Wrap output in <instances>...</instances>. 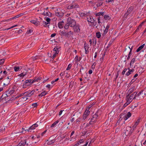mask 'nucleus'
<instances>
[{
  "label": "nucleus",
  "instance_id": "obj_23",
  "mask_svg": "<svg viewBox=\"0 0 146 146\" xmlns=\"http://www.w3.org/2000/svg\"><path fill=\"white\" fill-rule=\"evenodd\" d=\"M103 4V2L102 1H99L97 3V4L96 5V6L98 7L102 5Z\"/></svg>",
  "mask_w": 146,
  "mask_h": 146
},
{
  "label": "nucleus",
  "instance_id": "obj_9",
  "mask_svg": "<svg viewBox=\"0 0 146 146\" xmlns=\"http://www.w3.org/2000/svg\"><path fill=\"white\" fill-rule=\"evenodd\" d=\"M4 83H3V85L4 86L7 85L10 82V80L9 79L8 77L7 78L4 79L3 80Z\"/></svg>",
  "mask_w": 146,
  "mask_h": 146
},
{
  "label": "nucleus",
  "instance_id": "obj_11",
  "mask_svg": "<svg viewBox=\"0 0 146 146\" xmlns=\"http://www.w3.org/2000/svg\"><path fill=\"white\" fill-rule=\"evenodd\" d=\"M74 31L75 32L78 33L80 31L79 26L78 25H75L74 27Z\"/></svg>",
  "mask_w": 146,
  "mask_h": 146
},
{
  "label": "nucleus",
  "instance_id": "obj_41",
  "mask_svg": "<svg viewBox=\"0 0 146 146\" xmlns=\"http://www.w3.org/2000/svg\"><path fill=\"white\" fill-rule=\"evenodd\" d=\"M135 61V58H133L131 61L130 64L131 66L132 64H133Z\"/></svg>",
  "mask_w": 146,
  "mask_h": 146
},
{
  "label": "nucleus",
  "instance_id": "obj_22",
  "mask_svg": "<svg viewBox=\"0 0 146 146\" xmlns=\"http://www.w3.org/2000/svg\"><path fill=\"white\" fill-rule=\"evenodd\" d=\"M54 51V53L58 54L59 51L58 48L56 47H55L53 49Z\"/></svg>",
  "mask_w": 146,
  "mask_h": 146
},
{
  "label": "nucleus",
  "instance_id": "obj_30",
  "mask_svg": "<svg viewBox=\"0 0 146 146\" xmlns=\"http://www.w3.org/2000/svg\"><path fill=\"white\" fill-rule=\"evenodd\" d=\"M41 78H42L41 77H38V78L36 77L33 80L32 82H35L37 81L38 80L41 79Z\"/></svg>",
  "mask_w": 146,
  "mask_h": 146
},
{
  "label": "nucleus",
  "instance_id": "obj_53",
  "mask_svg": "<svg viewBox=\"0 0 146 146\" xmlns=\"http://www.w3.org/2000/svg\"><path fill=\"white\" fill-rule=\"evenodd\" d=\"M127 69L126 68H125L123 70L122 72V74L123 75L125 74V72L127 71Z\"/></svg>",
  "mask_w": 146,
  "mask_h": 146
},
{
  "label": "nucleus",
  "instance_id": "obj_15",
  "mask_svg": "<svg viewBox=\"0 0 146 146\" xmlns=\"http://www.w3.org/2000/svg\"><path fill=\"white\" fill-rule=\"evenodd\" d=\"M129 70L125 74V75L127 76H129V75H130L134 71V69H129V68L128 69Z\"/></svg>",
  "mask_w": 146,
  "mask_h": 146
},
{
  "label": "nucleus",
  "instance_id": "obj_45",
  "mask_svg": "<svg viewBox=\"0 0 146 146\" xmlns=\"http://www.w3.org/2000/svg\"><path fill=\"white\" fill-rule=\"evenodd\" d=\"M86 115L84 113L83 116V119H82L83 120V121H84L86 118L88 116Z\"/></svg>",
  "mask_w": 146,
  "mask_h": 146
},
{
  "label": "nucleus",
  "instance_id": "obj_52",
  "mask_svg": "<svg viewBox=\"0 0 146 146\" xmlns=\"http://www.w3.org/2000/svg\"><path fill=\"white\" fill-rule=\"evenodd\" d=\"M46 21L48 22L50 24V19L49 18H47L46 19Z\"/></svg>",
  "mask_w": 146,
  "mask_h": 146
},
{
  "label": "nucleus",
  "instance_id": "obj_34",
  "mask_svg": "<svg viewBox=\"0 0 146 146\" xmlns=\"http://www.w3.org/2000/svg\"><path fill=\"white\" fill-rule=\"evenodd\" d=\"M89 47V46L88 45V44H86V43L84 44V48L85 50H88Z\"/></svg>",
  "mask_w": 146,
  "mask_h": 146
},
{
  "label": "nucleus",
  "instance_id": "obj_64",
  "mask_svg": "<svg viewBox=\"0 0 146 146\" xmlns=\"http://www.w3.org/2000/svg\"><path fill=\"white\" fill-rule=\"evenodd\" d=\"M89 73L90 74H92V71L91 70H90L89 71Z\"/></svg>",
  "mask_w": 146,
  "mask_h": 146
},
{
  "label": "nucleus",
  "instance_id": "obj_46",
  "mask_svg": "<svg viewBox=\"0 0 146 146\" xmlns=\"http://www.w3.org/2000/svg\"><path fill=\"white\" fill-rule=\"evenodd\" d=\"M21 143L23 146H24L26 144V140L23 141H21Z\"/></svg>",
  "mask_w": 146,
  "mask_h": 146
},
{
  "label": "nucleus",
  "instance_id": "obj_27",
  "mask_svg": "<svg viewBox=\"0 0 146 146\" xmlns=\"http://www.w3.org/2000/svg\"><path fill=\"white\" fill-rule=\"evenodd\" d=\"M32 81L33 80L31 79L27 80L25 81V83H27V84L29 83V84H30V85L31 83H33L32 82Z\"/></svg>",
  "mask_w": 146,
  "mask_h": 146
},
{
  "label": "nucleus",
  "instance_id": "obj_31",
  "mask_svg": "<svg viewBox=\"0 0 146 146\" xmlns=\"http://www.w3.org/2000/svg\"><path fill=\"white\" fill-rule=\"evenodd\" d=\"M98 111L97 112L95 113V114H94L93 115V116L92 117H93V118H94V119H96V120H97V118L98 117V116H99V115L98 114Z\"/></svg>",
  "mask_w": 146,
  "mask_h": 146
},
{
  "label": "nucleus",
  "instance_id": "obj_5",
  "mask_svg": "<svg viewBox=\"0 0 146 146\" xmlns=\"http://www.w3.org/2000/svg\"><path fill=\"white\" fill-rule=\"evenodd\" d=\"M35 92V90H33L32 91L29 90L23 93V95L24 96L27 97H30ZM23 94H22V95Z\"/></svg>",
  "mask_w": 146,
  "mask_h": 146
},
{
  "label": "nucleus",
  "instance_id": "obj_42",
  "mask_svg": "<svg viewBox=\"0 0 146 146\" xmlns=\"http://www.w3.org/2000/svg\"><path fill=\"white\" fill-rule=\"evenodd\" d=\"M49 24V23H48V22H46L45 21H43V22L42 24L44 26L46 27V26H49V25H48Z\"/></svg>",
  "mask_w": 146,
  "mask_h": 146
},
{
  "label": "nucleus",
  "instance_id": "obj_3",
  "mask_svg": "<svg viewBox=\"0 0 146 146\" xmlns=\"http://www.w3.org/2000/svg\"><path fill=\"white\" fill-rule=\"evenodd\" d=\"M68 25L70 27H74L76 24V22L71 17H68L67 19V22Z\"/></svg>",
  "mask_w": 146,
  "mask_h": 146
},
{
  "label": "nucleus",
  "instance_id": "obj_28",
  "mask_svg": "<svg viewBox=\"0 0 146 146\" xmlns=\"http://www.w3.org/2000/svg\"><path fill=\"white\" fill-rule=\"evenodd\" d=\"M81 59V58L80 57H79L78 58V56L77 55L76 56L75 59V62L76 63L78 61H79Z\"/></svg>",
  "mask_w": 146,
  "mask_h": 146
},
{
  "label": "nucleus",
  "instance_id": "obj_50",
  "mask_svg": "<svg viewBox=\"0 0 146 146\" xmlns=\"http://www.w3.org/2000/svg\"><path fill=\"white\" fill-rule=\"evenodd\" d=\"M32 106L33 107H36L37 106V103H35L32 104Z\"/></svg>",
  "mask_w": 146,
  "mask_h": 146
},
{
  "label": "nucleus",
  "instance_id": "obj_6",
  "mask_svg": "<svg viewBox=\"0 0 146 146\" xmlns=\"http://www.w3.org/2000/svg\"><path fill=\"white\" fill-rule=\"evenodd\" d=\"M79 7V6L77 4H71L67 7V8L68 9H71L76 8Z\"/></svg>",
  "mask_w": 146,
  "mask_h": 146
},
{
  "label": "nucleus",
  "instance_id": "obj_35",
  "mask_svg": "<svg viewBox=\"0 0 146 146\" xmlns=\"http://www.w3.org/2000/svg\"><path fill=\"white\" fill-rule=\"evenodd\" d=\"M14 92V90L13 89H12L10 90H9L7 92V94H10V95L13 94Z\"/></svg>",
  "mask_w": 146,
  "mask_h": 146
},
{
  "label": "nucleus",
  "instance_id": "obj_48",
  "mask_svg": "<svg viewBox=\"0 0 146 146\" xmlns=\"http://www.w3.org/2000/svg\"><path fill=\"white\" fill-rule=\"evenodd\" d=\"M72 66V64H69L68 65V67L67 68L66 70H70L71 69V68Z\"/></svg>",
  "mask_w": 146,
  "mask_h": 146
},
{
  "label": "nucleus",
  "instance_id": "obj_1",
  "mask_svg": "<svg viewBox=\"0 0 146 146\" xmlns=\"http://www.w3.org/2000/svg\"><path fill=\"white\" fill-rule=\"evenodd\" d=\"M74 34V33L71 31H70L68 32L64 30L60 32V35L61 36H64L68 38H69L71 35Z\"/></svg>",
  "mask_w": 146,
  "mask_h": 146
},
{
  "label": "nucleus",
  "instance_id": "obj_62",
  "mask_svg": "<svg viewBox=\"0 0 146 146\" xmlns=\"http://www.w3.org/2000/svg\"><path fill=\"white\" fill-rule=\"evenodd\" d=\"M3 95L1 97H0V102H1V101L3 99V98L4 97H3Z\"/></svg>",
  "mask_w": 146,
  "mask_h": 146
},
{
  "label": "nucleus",
  "instance_id": "obj_18",
  "mask_svg": "<svg viewBox=\"0 0 146 146\" xmlns=\"http://www.w3.org/2000/svg\"><path fill=\"white\" fill-rule=\"evenodd\" d=\"M87 21L88 22H90L92 23H93V21H94V20L93 19V17H90V18H87Z\"/></svg>",
  "mask_w": 146,
  "mask_h": 146
},
{
  "label": "nucleus",
  "instance_id": "obj_56",
  "mask_svg": "<svg viewBox=\"0 0 146 146\" xmlns=\"http://www.w3.org/2000/svg\"><path fill=\"white\" fill-rule=\"evenodd\" d=\"M114 0H106V1L107 3H112V2H113Z\"/></svg>",
  "mask_w": 146,
  "mask_h": 146
},
{
  "label": "nucleus",
  "instance_id": "obj_21",
  "mask_svg": "<svg viewBox=\"0 0 146 146\" xmlns=\"http://www.w3.org/2000/svg\"><path fill=\"white\" fill-rule=\"evenodd\" d=\"M135 88V87H134L130 88L128 90V93H129L128 94H130L133 92Z\"/></svg>",
  "mask_w": 146,
  "mask_h": 146
},
{
  "label": "nucleus",
  "instance_id": "obj_49",
  "mask_svg": "<svg viewBox=\"0 0 146 146\" xmlns=\"http://www.w3.org/2000/svg\"><path fill=\"white\" fill-rule=\"evenodd\" d=\"M104 18L106 20H108L109 19L110 17L107 15H105L104 16Z\"/></svg>",
  "mask_w": 146,
  "mask_h": 146
},
{
  "label": "nucleus",
  "instance_id": "obj_44",
  "mask_svg": "<svg viewBox=\"0 0 146 146\" xmlns=\"http://www.w3.org/2000/svg\"><path fill=\"white\" fill-rule=\"evenodd\" d=\"M68 25L69 24L67 23L65 24L64 27V28L65 29H67L70 26Z\"/></svg>",
  "mask_w": 146,
  "mask_h": 146
},
{
  "label": "nucleus",
  "instance_id": "obj_13",
  "mask_svg": "<svg viewBox=\"0 0 146 146\" xmlns=\"http://www.w3.org/2000/svg\"><path fill=\"white\" fill-rule=\"evenodd\" d=\"M133 10V7H130L128 9L127 12H126L125 14V15H127L129 13H130L131 11H132Z\"/></svg>",
  "mask_w": 146,
  "mask_h": 146
},
{
  "label": "nucleus",
  "instance_id": "obj_61",
  "mask_svg": "<svg viewBox=\"0 0 146 146\" xmlns=\"http://www.w3.org/2000/svg\"><path fill=\"white\" fill-rule=\"evenodd\" d=\"M56 33H54L52 34L51 35V37H54L55 36H56Z\"/></svg>",
  "mask_w": 146,
  "mask_h": 146
},
{
  "label": "nucleus",
  "instance_id": "obj_25",
  "mask_svg": "<svg viewBox=\"0 0 146 146\" xmlns=\"http://www.w3.org/2000/svg\"><path fill=\"white\" fill-rule=\"evenodd\" d=\"M55 141V140L54 139L50 140L48 141V142L47 143V144L48 145H51Z\"/></svg>",
  "mask_w": 146,
  "mask_h": 146
},
{
  "label": "nucleus",
  "instance_id": "obj_7",
  "mask_svg": "<svg viewBox=\"0 0 146 146\" xmlns=\"http://www.w3.org/2000/svg\"><path fill=\"white\" fill-rule=\"evenodd\" d=\"M28 99V98H27V97L24 96V97H22L21 98H20L19 99V101L17 102H16V104L17 105H18L19 104V103H18V102H25L26 101V100H27Z\"/></svg>",
  "mask_w": 146,
  "mask_h": 146
},
{
  "label": "nucleus",
  "instance_id": "obj_43",
  "mask_svg": "<svg viewBox=\"0 0 146 146\" xmlns=\"http://www.w3.org/2000/svg\"><path fill=\"white\" fill-rule=\"evenodd\" d=\"M30 84H28L27 83H25V82L24 83L23 85V88H25L27 86H29Z\"/></svg>",
  "mask_w": 146,
  "mask_h": 146
},
{
  "label": "nucleus",
  "instance_id": "obj_19",
  "mask_svg": "<svg viewBox=\"0 0 146 146\" xmlns=\"http://www.w3.org/2000/svg\"><path fill=\"white\" fill-rule=\"evenodd\" d=\"M145 45V44H143L139 47L136 50V52H138L142 48H143Z\"/></svg>",
  "mask_w": 146,
  "mask_h": 146
},
{
  "label": "nucleus",
  "instance_id": "obj_39",
  "mask_svg": "<svg viewBox=\"0 0 146 146\" xmlns=\"http://www.w3.org/2000/svg\"><path fill=\"white\" fill-rule=\"evenodd\" d=\"M143 92V90H141L139 93L137 94L136 95V96L137 97H138L139 96H140L141 94H142Z\"/></svg>",
  "mask_w": 146,
  "mask_h": 146
},
{
  "label": "nucleus",
  "instance_id": "obj_20",
  "mask_svg": "<svg viewBox=\"0 0 146 146\" xmlns=\"http://www.w3.org/2000/svg\"><path fill=\"white\" fill-rule=\"evenodd\" d=\"M31 22L36 26H38V25L39 24V22L38 23L35 20H32L31 21Z\"/></svg>",
  "mask_w": 146,
  "mask_h": 146
},
{
  "label": "nucleus",
  "instance_id": "obj_55",
  "mask_svg": "<svg viewBox=\"0 0 146 146\" xmlns=\"http://www.w3.org/2000/svg\"><path fill=\"white\" fill-rule=\"evenodd\" d=\"M100 20L101 17H99L98 18V23L99 24H100L101 23Z\"/></svg>",
  "mask_w": 146,
  "mask_h": 146
},
{
  "label": "nucleus",
  "instance_id": "obj_32",
  "mask_svg": "<svg viewBox=\"0 0 146 146\" xmlns=\"http://www.w3.org/2000/svg\"><path fill=\"white\" fill-rule=\"evenodd\" d=\"M47 92L44 91L41 93L40 94L38 95V96L42 97L43 96L47 94Z\"/></svg>",
  "mask_w": 146,
  "mask_h": 146
},
{
  "label": "nucleus",
  "instance_id": "obj_10",
  "mask_svg": "<svg viewBox=\"0 0 146 146\" xmlns=\"http://www.w3.org/2000/svg\"><path fill=\"white\" fill-rule=\"evenodd\" d=\"M131 114L130 112H128L127 114H126L124 117V120H127L131 116Z\"/></svg>",
  "mask_w": 146,
  "mask_h": 146
},
{
  "label": "nucleus",
  "instance_id": "obj_16",
  "mask_svg": "<svg viewBox=\"0 0 146 146\" xmlns=\"http://www.w3.org/2000/svg\"><path fill=\"white\" fill-rule=\"evenodd\" d=\"M129 48L130 49V51L129 52L128 54V56L127 58V59L128 60L129 59L130 57L131 56V52L132 51L133 46H132L131 48H130L129 47Z\"/></svg>",
  "mask_w": 146,
  "mask_h": 146
},
{
  "label": "nucleus",
  "instance_id": "obj_4",
  "mask_svg": "<svg viewBox=\"0 0 146 146\" xmlns=\"http://www.w3.org/2000/svg\"><path fill=\"white\" fill-rule=\"evenodd\" d=\"M137 93V92H134L130 95V94H128L127 95L126 98L130 100H131V101H132L133 99H135V98L137 97L136 96V95Z\"/></svg>",
  "mask_w": 146,
  "mask_h": 146
},
{
  "label": "nucleus",
  "instance_id": "obj_57",
  "mask_svg": "<svg viewBox=\"0 0 146 146\" xmlns=\"http://www.w3.org/2000/svg\"><path fill=\"white\" fill-rule=\"evenodd\" d=\"M4 62V60L3 59H2L0 60V64L3 63Z\"/></svg>",
  "mask_w": 146,
  "mask_h": 146
},
{
  "label": "nucleus",
  "instance_id": "obj_12",
  "mask_svg": "<svg viewBox=\"0 0 146 146\" xmlns=\"http://www.w3.org/2000/svg\"><path fill=\"white\" fill-rule=\"evenodd\" d=\"M64 26V22L63 21L59 22L58 24V26L60 29L63 28Z\"/></svg>",
  "mask_w": 146,
  "mask_h": 146
},
{
  "label": "nucleus",
  "instance_id": "obj_8",
  "mask_svg": "<svg viewBox=\"0 0 146 146\" xmlns=\"http://www.w3.org/2000/svg\"><path fill=\"white\" fill-rule=\"evenodd\" d=\"M58 11V9H57L56 10V11H55V15H56L59 17L62 16L63 14V12L61 11Z\"/></svg>",
  "mask_w": 146,
  "mask_h": 146
},
{
  "label": "nucleus",
  "instance_id": "obj_14",
  "mask_svg": "<svg viewBox=\"0 0 146 146\" xmlns=\"http://www.w3.org/2000/svg\"><path fill=\"white\" fill-rule=\"evenodd\" d=\"M97 120L96 119H94V118L92 117L90 121L89 124H93L95 123Z\"/></svg>",
  "mask_w": 146,
  "mask_h": 146
},
{
  "label": "nucleus",
  "instance_id": "obj_47",
  "mask_svg": "<svg viewBox=\"0 0 146 146\" xmlns=\"http://www.w3.org/2000/svg\"><path fill=\"white\" fill-rule=\"evenodd\" d=\"M20 68L19 67L15 66L14 67V69L15 72H17L19 69Z\"/></svg>",
  "mask_w": 146,
  "mask_h": 146
},
{
  "label": "nucleus",
  "instance_id": "obj_38",
  "mask_svg": "<svg viewBox=\"0 0 146 146\" xmlns=\"http://www.w3.org/2000/svg\"><path fill=\"white\" fill-rule=\"evenodd\" d=\"M96 36L97 37L99 38L101 36V35L100 32H98L96 33Z\"/></svg>",
  "mask_w": 146,
  "mask_h": 146
},
{
  "label": "nucleus",
  "instance_id": "obj_26",
  "mask_svg": "<svg viewBox=\"0 0 146 146\" xmlns=\"http://www.w3.org/2000/svg\"><path fill=\"white\" fill-rule=\"evenodd\" d=\"M109 28H110V26L108 25H107V26L106 27V28L105 29L104 31V35H105L107 33V32L108 31V29Z\"/></svg>",
  "mask_w": 146,
  "mask_h": 146
},
{
  "label": "nucleus",
  "instance_id": "obj_24",
  "mask_svg": "<svg viewBox=\"0 0 146 146\" xmlns=\"http://www.w3.org/2000/svg\"><path fill=\"white\" fill-rule=\"evenodd\" d=\"M104 14V12H100L97 13H96L95 15L96 16H100V15L103 16Z\"/></svg>",
  "mask_w": 146,
  "mask_h": 146
},
{
  "label": "nucleus",
  "instance_id": "obj_29",
  "mask_svg": "<svg viewBox=\"0 0 146 146\" xmlns=\"http://www.w3.org/2000/svg\"><path fill=\"white\" fill-rule=\"evenodd\" d=\"M41 56H36L35 57H32V58L33 60H37L38 59L40 58Z\"/></svg>",
  "mask_w": 146,
  "mask_h": 146
},
{
  "label": "nucleus",
  "instance_id": "obj_40",
  "mask_svg": "<svg viewBox=\"0 0 146 146\" xmlns=\"http://www.w3.org/2000/svg\"><path fill=\"white\" fill-rule=\"evenodd\" d=\"M126 103L127 105H128L132 101H131V100H130L126 98Z\"/></svg>",
  "mask_w": 146,
  "mask_h": 146
},
{
  "label": "nucleus",
  "instance_id": "obj_33",
  "mask_svg": "<svg viewBox=\"0 0 146 146\" xmlns=\"http://www.w3.org/2000/svg\"><path fill=\"white\" fill-rule=\"evenodd\" d=\"M89 108H88V109H87L84 113L87 116H88L90 113V111H89Z\"/></svg>",
  "mask_w": 146,
  "mask_h": 146
},
{
  "label": "nucleus",
  "instance_id": "obj_2",
  "mask_svg": "<svg viewBox=\"0 0 146 146\" xmlns=\"http://www.w3.org/2000/svg\"><path fill=\"white\" fill-rule=\"evenodd\" d=\"M30 70L29 68H27L26 67H24V69L23 70L21 71V73L19 74L18 76L21 77L22 78L25 76L28 73H29V70Z\"/></svg>",
  "mask_w": 146,
  "mask_h": 146
},
{
  "label": "nucleus",
  "instance_id": "obj_36",
  "mask_svg": "<svg viewBox=\"0 0 146 146\" xmlns=\"http://www.w3.org/2000/svg\"><path fill=\"white\" fill-rule=\"evenodd\" d=\"M59 122V121L58 120H57L56 121H55L54 123L51 126V127H54L57 123Z\"/></svg>",
  "mask_w": 146,
  "mask_h": 146
},
{
  "label": "nucleus",
  "instance_id": "obj_59",
  "mask_svg": "<svg viewBox=\"0 0 146 146\" xmlns=\"http://www.w3.org/2000/svg\"><path fill=\"white\" fill-rule=\"evenodd\" d=\"M5 129V128H2L0 129V132L3 133V131H4Z\"/></svg>",
  "mask_w": 146,
  "mask_h": 146
},
{
  "label": "nucleus",
  "instance_id": "obj_37",
  "mask_svg": "<svg viewBox=\"0 0 146 146\" xmlns=\"http://www.w3.org/2000/svg\"><path fill=\"white\" fill-rule=\"evenodd\" d=\"M96 44V38H94L93 39V44L94 46Z\"/></svg>",
  "mask_w": 146,
  "mask_h": 146
},
{
  "label": "nucleus",
  "instance_id": "obj_60",
  "mask_svg": "<svg viewBox=\"0 0 146 146\" xmlns=\"http://www.w3.org/2000/svg\"><path fill=\"white\" fill-rule=\"evenodd\" d=\"M35 129V127H34V126L33 125H32L29 128V129Z\"/></svg>",
  "mask_w": 146,
  "mask_h": 146
},
{
  "label": "nucleus",
  "instance_id": "obj_54",
  "mask_svg": "<svg viewBox=\"0 0 146 146\" xmlns=\"http://www.w3.org/2000/svg\"><path fill=\"white\" fill-rule=\"evenodd\" d=\"M59 80V78H58L54 80H53L51 82V83L52 84H53L55 82H56L57 81H58Z\"/></svg>",
  "mask_w": 146,
  "mask_h": 146
},
{
  "label": "nucleus",
  "instance_id": "obj_63",
  "mask_svg": "<svg viewBox=\"0 0 146 146\" xmlns=\"http://www.w3.org/2000/svg\"><path fill=\"white\" fill-rule=\"evenodd\" d=\"M63 111H64V110H61L60 111L59 113V115H60L62 114Z\"/></svg>",
  "mask_w": 146,
  "mask_h": 146
},
{
  "label": "nucleus",
  "instance_id": "obj_17",
  "mask_svg": "<svg viewBox=\"0 0 146 146\" xmlns=\"http://www.w3.org/2000/svg\"><path fill=\"white\" fill-rule=\"evenodd\" d=\"M81 121H83V119L80 117L78 118L76 120V123L77 124H80V122Z\"/></svg>",
  "mask_w": 146,
  "mask_h": 146
},
{
  "label": "nucleus",
  "instance_id": "obj_58",
  "mask_svg": "<svg viewBox=\"0 0 146 146\" xmlns=\"http://www.w3.org/2000/svg\"><path fill=\"white\" fill-rule=\"evenodd\" d=\"M32 32V31L31 29H29L28 31H27V34H29L31 33Z\"/></svg>",
  "mask_w": 146,
  "mask_h": 146
},
{
  "label": "nucleus",
  "instance_id": "obj_51",
  "mask_svg": "<svg viewBox=\"0 0 146 146\" xmlns=\"http://www.w3.org/2000/svg\"><path fill=\"white\" fill-rule=\"evenodd\" d=\"M51 13L50 12H46V15H47L48 16H51Z\"/></svg>",
  "mask_w": 146,
  "mask_h": 146
}]
</instances>
